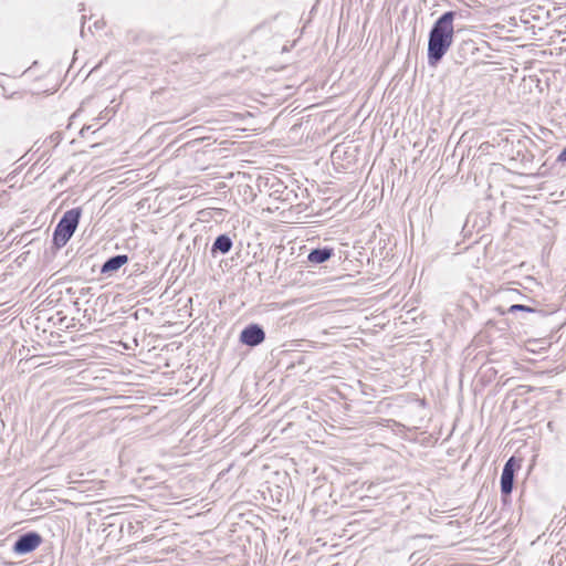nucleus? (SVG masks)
I'll use <instances>...</instances> for the list:
<instances>
[{"mask_svg":"<svg viewBox=\"0 0 566 566\" xmlns=\"http://www.w3.org/2000/svg\"><path fill=\"white\" fill-rule=\"evenodd\" d=\"M455 19L454 11H447L433 23L428 39V63L436 66L453 43Z\"/></svg>","mask_w":566,"mask_h":566,"instance_id":"f257e3e1","label":"nucleus"},{"mask_svg":"<svg viewBox=\"0 0 566 566\" xmlns=\"http://www.w3.org/2000/svg\"><path fill=\"white\" fill-rule=\"evenodd\" d=\"M80 218L81 210L78 208L67 210L63 214L53 233V241L57 247L65 245L72 238L77 228Z\"/></svg>","mask_w":566,"mask_h":566,"instance_id":"f03ea898","label":"nucleus"},{"mask_svg":"<svg viewBox=\"0 0 566 566\" xmlns=\"http://www.w3.org/2000/svg\"><path fill=\"white\" fill-rule=\"evenodd\" d=\"M42 543V537L36 532H28L18 537L13 545V552L18 555H24L33 552Z\"/></svg>","mask_w":566,"mask_h":566,"instance_id":"7ed1b4c3","label":"nucleus"},{"mask_svg":"<svg viewBox=\"0 0 566 566\" xmlns=\"http://www.w3.org/2000/svg\"><path fill=\"white\" fill-rule=\"evenodd\" d=\"M264 339L265 333L258 324L247 326L240 334V342L251 347L260 345Z\"/></svg>","mask_w":566,"mask_h":566,"instance_id":"20e7f679","label":"nucleus"},{"mask_svg":"<svg viewBox=\"0 0 566 566\" xmlns=\"http://www.w3.org/2000/svg\"><path fill=\"white\" fill-rule=\"evenodd\" d=\"M514 483V458L507 460L504 464L501 475V492L509 495L513 490Z\"/></svg>","mask_w":566,"mask_h":566,"instance_id":"39448f33","label":"nucleus"},{"mask_svg":"<svg viewBox=\"0 0 566 566\" xmlns=\"http://www.w3.org/2000/svg\"><path fill=\"white\" fill-rule=\"evenodd\" d=\"M128 258L125 254H117L112 258H109L101 269L102 273H111L114 271H117L119 268H122L125 263H127Z\"/></svg>","mask_w":566,"mask_h":566,"instance_id":"423d86ee","label":"nucleus"},{"mask_svg":"<svg viewBox=\"0 0 566 566\" xmlns=\"http://www.w3.org/2000/svg\"><path fill=\"white\" fill-rule=\"evenodd\" d=\"M232 248V240L227 234H220L216 238L212 248L211 253L214 254L216 252H220L222 254L228 253Z\"/></svg>","mask_w":566,"mask_h":566,"instance_id":"0eeeda50","label":"nucleus"},{"mask_svg":"<svg viewBox=\"0 0 566 566\" xmlns=\"http://www.w3.org/2000/svg\"><path fill=\"white\" fill-rule=\"evenodd\" d=\"M332 255H333V249H329V248L314 249L308 253L307 260L311 263L321 264V263L329 260Z\"/></svg>","mask_w":566,"mask_h":566,"instance_id":"6e6552de","label":"nucleus"},{"mask_svg":"<svg viewBox=\"0 0 566 566\" xmlns=\"http://www.w3.org/2000/svg\"><path fill=\"white\" fill-rule=\"evenodd\" d=\"M516 311H521V312H528V313H533L535 312L534 308L530 307V306H526V305H522V304H514V305H511L510 308L507 310L509 313H514Z\"/></svg>","mask_w":566,"mask_h":566,"instance_id":"1a4fd4ad","label":"nucleus"},{"mask_svg":"<svg viewBox=\"0 0 566 566\" xmlns=\"http://www.w3.org/2000/svg\"><path fill=\"white\" fill-rule=\"evenodd\" d=\"M557 161L565 163L566 161V147L563 149V151L558 155Z\"/></svg>","mask_w":566,"mask_h":566,"instance_id":"9d476101","label":"nucleus"},{"mask_svg":"<svg viewBox=\"0 0 566 566\" xmlns=\"http://www.w3.org/2000/svg\"><path fill=\"white\" fill-rule=\"evenodd\" d=\"M557 161L565 163L566 161V147L563 149V151L558 155Z\"/></svg>","mask_w":566,"mask_h":566,"instance_id":"9b49d317","label":"nucleus"},{"mask_svg":"<svg viewBox=\"0 0 566 566\" xmlns=\"http://www.w3.org/2000/svg\"><path fill=\"white\" fill-rule=\"evenodd\" d=\"M90 128H91V126H86V127L82 128L81 133L83 134L84 130H88Z\"/></svg>","mask_w":566,"mask_h":566,"instance_id":"f8f14e48","label":"nucleus"}]
</instances>
